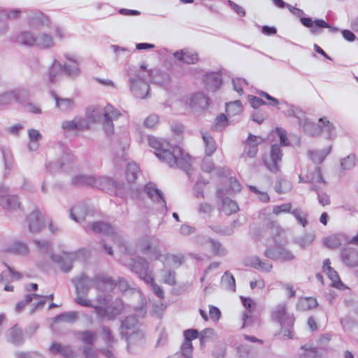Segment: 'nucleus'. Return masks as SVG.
<instances>
[{"label":"nucleus","mask_w":358,"mask_h":358,"mask_svg":"<svg viewBox=\"0 0 358 358\" xmlns=\"http://www.w3.org/2000/svg\"><path fill=\"white\" fill-rule=\"evenodd\" d=\"M148 141L149 145L155 150L154 152L157 157L169 166H176L181 169L189 167L191 157L179 146L171 145L169 141L153 136H149Z\"/></svg>","instance_id":"nucleus-1"},{"label":"nucleus","mask_w":358,"mask_h":358,"mask_svg":"<svg viewBox=\"0 0 358 358\" xmlns=\"http://www.w3.org/2000/svg\"><path fill=\"white\" fill-rule=\"evenodd\" d=\"M87 114L89 118L91 119L92 122H96L101 117H103L106 126L108 127L106 128V130L109 134H112L113 132V125L112 121L118 118V117L120 115V113L111 105H107L103 111L99 107L93 106L89 109Z\"/></svg>","instance_id":"nucleus-2"},{"label":"nucleus","mask_w":358,"mask_h":358,"mask_svg":"<svg viewBox=\"0 0 358 358\" xmlns=\"http://www.w3.org/2000/svg\"><path fill=\"white\" fill-rule=\"evenodd\" d=\"M283 153L280 148L277 145H273L270 152L262 157L264 165L271 173H276L280 171V162Z\"/></svg>","instance_id":"nucleus-3"},{"label":"nucleus","mask_w":358,"mask_h":358,"mask_svg":"<svg viewBox=\"0 0 358 358\" xmlns=\"http://www.w3.org/2000/svg\"><path fill=\"white\" fill-rule=\"evenodd\" d=\"M271 318L273 320L278 322L282 328H293L295 322L294 314H289L287 313L285 303H280L273 309L271 313Z\"/></svg>","instance_id":"nucleus-4"},{"label":"nucleus","mask_w":358,"mask_h":358,"mask_svg":"<svg viewBox=\"0 0 358 358\" xmlns=\"http://www.w3.org/2000/svg\"><path fill=\"white\" fill-rule=\"evenodd\" d=\"M64 38V32L62 29L56 27L52 31V36L42 33L36 39V46L41 49H48L55 45V41H62Z\"/></svg>","instance_id":"nucleus-5"},{"label":"nucleus","mask_w":358,"mask_h":358,"mask_svg":"<svg viewBox=\"0 0 358 358\" xmlns=\"http://www.w3.org/2000/svg\"><path fill=\"white\" fill-rule=\"evenodd\" d=\"M136 246L143 254L151 255V258L158 260L161 257V252L158 248L157 243L148 236H143L136 242Z\"/></svg>","instance_id":"nucleus-6"},{"label":"nucleus","mask_w":358,"mask_h":358,"mask_svg":"<svg viewBox=\"0 0 358 358\" xmlns=\"http://www.w3.org/2000/svg\"><path fill=\"white\" fill-rule=\"evenodd\" d=\"M308 129L311 136H317L320 135L324 131L331 132L334 129V127L327 117H321L319 119L317 124H310Z\"/></svg>","instance_id":"nucleus-7"},{"label":"nucleus","mask_w":358,"mask_h":358,"mask_svg":"<svg viewBox=\"0 0 358 358\" xmlns=\"http://www.w3.org/2000/svg\"><path fill=\"white\" fill-rule=\"evenodd\" d=\"M300 21L304 27L310 28V31L313 34H317L318 28H330L329 23L320 19L313 21L310 17H301Z\"/></svg>","instance_id":"nucleus-8"},{"label":"nucleus","mask_w":358,"mask_h":358,"mask_svg":"<svg viewBox=\"0 0 358 358\" xmlns=\"http://www.w3.org/2000/svg\"><path fill=\"white\" fill-rule=\"evenodd\" d=\"M264 139L259 136L249 134L245 144L248 147L247 155L249 157H255L258 152V145L262 143Z\"/></svg>","instance_id":"nucleus-9"},{"label":"nucleus","mask_w":358,"mask_h":358,"mask_svg":"<svg viewBox=\"0 0 358 358\" xmlns=\"http://www.w3.org/2000/svg\"><path fill=\"white\" fill-rule=\"evenodd\" d=\"M29 228L31 232H37L44 224V219L38 211L32 212L28 217Z\"/></svg>","instance_id":"nucleus-10"},{"label":"nucleus","mask_w":358,"mask_h":358,"mask_svg":"<svg viewBox=\"0 0 358 358\" xmlns=\"http://www.w3.org/2000/svg\"><path fill=\"white\" fill-rule=\"evenodd\" d=\"M173 55L179 61L188 64H196L199 59L196 52L187 50L176 51Z\"/></svg>","instance_id":"nucleus-11"},{"label":"nucleus","mask_w":358,"mask_h":358,"mask_svg":"<svg viewBox=\"0 0 358 358\" xmlns=\"http://www.w3.org/2000/svg\"><path fill=\"white\" fill-rule=\"evenodd\" d=\"M62 128L66 131H77L87 129L88 124L85 119L77 117L73 120L64 122Z\"/></svg>","instance_id":"nucleus-12"},{"label":"nucleus","mask_w":358,"mask_h":358,"mask_svg":"<svg viewBox=\"0 0 358 358\" xmlns=\"http://www.w3.org/2000/svg\"><path fill=\"white\" fill-rule=\"evenodd\" d=\"M147 262L143 259L133 260L132 264L130 265L131 269L133 271L139 274L140 275L145 274V276L143 278L145 280L148 281L150 280L151 282H153L154 279L147 273Z\"/></svg>","instance_id":"nucleus-13"},{"label":"nucleus","mask_w":358,"mask_h":358,"mask_svg":"<svg viewBox=\"0 0 358 358\" xmlns=\"http://www.w3.org/2000/svg\"><path fill=\"white\" fill-rule=\"evenodd\" d=\"M343 262L348 266L355 267L358 266V251L354 249H344L341 252Z\"/></svg>","instance_id":"nucleus-14"},{"label":"nucleus","mask_w":358,"mask_h":358,"mask_svg":"<svg viewBox=\"0 0 358 358\" xmlns=\"http://www.w3.org/2000/svg\"><path fill=\"white\" fill-rule=\"evenodd\" d=\"M251 266L261 272L268 273L273 268L272 264L268 260L262 259L259 257H255L251 260Z\"/></svg>","instance_id":"nucleus-15"},{"label":"nucleus","mask_w":358,"mask_h":358,"mask_svg":"<svg viewBox=\"0 0 358 358\" xmlns=\"http://www.w3.org/2000/svg\"><path fill=\"white\" fill-rule=\"evenodd\" d=\"M188 104L191 108H195L196 107H206L208 105V103L207 98L203 94L196 93L190 97Z\"/></svg>","instance_id":"nucleus-16"},{"label":"nucleus","mask_w":358,"mask_h":358,"mask_svg":"<svg viewBox=\"0 0 358 358\" xmlns=\"http://www.w3.org/2000/svg\"><path fill=\"white\" fill-rule=\"evenodd\" d=\"M124 308V305L121 299L116 300L114 304L108 306V313L107 317L110 320L115 319L117 315H120Z\"/></svg>","instance_id":"nucleus-17"},{"label":"nucleus","mask_w":358,"mask_h":358,"mask_svg":"<svg viewBox=\"0 0 358 358\" xmlns=\"http://www.w3.org/2000/svg\"><path fill=\"white\" fill-rule=\"evenodd\" d=\"M36 39L31 31L22 32L17 37V41L20 44L27 46L36 45Z\"/></svg>","instance_id":"nucleus-18"},{"label":"nucleus","mask_w":358,"mask_h":358,"mask_svg":"<svg viewBox=\"0 0 358 358\" xmlns=\"http://www.w3.org/2000/svg\"><path fill=\"white\" fill-rule=\"evenodd\" d=\"M1 206L6 210H14L20 207V203L15 196H8L0 201Z\"/></svg>","instance_id":"nucleus-19"},{"label":"nucleus","mask_w":358,"mask_h":358,"mask_svg":"<svg viewBox=\"0 0 358 358\" xmlns=\"http://www.w3.org/2000/svg\"><path fill=\"white\" fill-rule=\"evenodd\" d=\"M203 140L205 142L206 149L205 153L206 157H210L216 150V145L213 137L206 133L202 134Z\"/></svg>","instance_id":"nucleus-20"},{"label":"nucleus","mask_w":358,"mask_h":358,"mask_svg":"<svg viewBox=\"0 0 358 358\" xmlns=\"http://www.w3.org/2000/svg\"><path fill=\"white\" fill-rule=\"evenodd\" d=\"M301 349L303 352L300 355L299 358H321V355L316 347L306 344L301 346Z\"/></svg>","instance_id":"nucleus-21"},{"label":"nucleus","mask_w":358,"mask_h":358,"mask_svg":"<svg viewBox=\"0 0 358 358\" xmlns=\"http://www.w3.org/2000/svg\"><path fill=\"white\" fill-rule=\"evenodd\" d=\"M222 210L226 215H231L237 213L239 210V208L235 201L227 198L222 201Z\"/></svg>","instance_id":"nucleus-22"},{"label":"nucleus","mask_w":358,"mask_h":358,"mask_svg":"<svg viewBox=\"0 0 358 358\" xmlns=\"http://www.w3.org/2000/svg\"><path fill=\"white\" fill-rule=\"evenodd\" d=\"M90 229L96 233H103L106 234H111L113 231L112 227L105 222H94L90 226Z\"/></svg>","instance_id":"nucleus-23"},{"label":"nucleus","mask_w":358,"mask_h":358,"mask_svg":"<svg viewBox=\"0 0 358 358\" xmlns=\"http://www.w3.org/2000/svg\"><path fill=\"white\" fill-rule=\"evenodd\" d=\"M226 111L229 115H236L242 113L243 106L241 101L237 100L226 103Z\"/></svg>","instance_id":"nucleus-24"},{"label":"nucleus","mask_w":358,"mask_h":358,"mask_svg":"<svg viewBox=\"0 0 358 358\" xmlns=\"http://www.w3.org/2000/svg\"><path fill=\"white\" fill-rule=\"evenodd\" d=\"M139 172L138 166L134 163H129L126 169V178L128 182H134L138 176V173Z\"/></svg>","instance_id":"nucleus-25"},{"label":"nucleus","mask_w":358,"mask_h":358,"mask_svg":"<svg viewBox=\"0 0 358 358\" xmlns=\"http://www.w3.org/2000/svg\"><path fill=\"white\" fill-rule=\"evenodd\" d=\"M132 90L134 91L135 95L141 99L145 98L146 94H143L140 92V88L143 90L146 93L149 91V85L143 82L134 81L132 83Z\"/></svg>","instance_id":"nucleus-26"},{"label":"nucleus","mask_w":358,"mask_h":358,"mask_svg":"<svg viewBox=\"0 0 358 358\" xmlns=\"http://www.w3.org/2000/svg\"><path fill=\"white\" fill-rule=\"evenodd\" d=\"M324 244L329 248L336 249L341 246V242L338 235L333 234L324 239Z\"/></svg>","instance_id":"nucleus-27"},{"label":"nucleus","mask_w":358,"mask_h":358,"mask_svg":"<svg viewBox=\"0 0 358 358\" xmlns=\"http://www.w3.org/2000/svg\"><path fill=\"white\" fill-rule=\"evenodd\" d=\"M327 275L331 281V285L332 287H334L340 289H343L345 287V285L341 280L338 273L334 269L329 271L328 273H327Z\"/></svg>","instance_id":"nucleus-28"},{"label":"nucleus","mask_w":358,"mask_h":358,"mask_svg":"<svg viewBox=\"0 0 358 358\" xmlns=\"http://www.w3.org/2000/svg\"><path fill=\"white\" fill-rule=\"evenodd\" d=\"M8 251L17 255H25L28 253L29 248L23 243L16 242L8 250Z\"/></svg>","instance_id":"nucleus-29"},{"label":"nucleus","mask_w":358,"mask_h":358,"mask_svg":"<svg viewBox=\"0 0 358 358\" xmlns=\"http://www.w3.org/2000/svg\"><path fill=\"white\" fill-rule=\"evenodd\" d=\"M80 339L85 344H93L96 340V334L90 331H80L78 333Z\"/></svg>","instance_id":"nucleus-30"},{"label":"nucleus","mask_w":358,"mask_h":358,"mask_svg":"<svg viewBox=\"0 0 358 358\" xmlns=\"http://www.w3.org/2000/svg\"><path fill=\"white\" fill-rule=\"evenodd\" d=\"M10 339L13 343H19L22 341V331L17 326H13L10 330Z\"/></svg>","instance_id":"nucleus-31"},{"label":"nucleus","mask_w":358,"mask_h":358,"mask_svg":"<svg viewBox=\"0 0 358 358\" xmlns=\"http://www.w3.org/2000/svg\"><path fill=\"white\" fill-rule=\"evenodd\" d=\"M94 284L97 288H99L103 284H108L111 286L115 285L114 280L110 277L104 274L96 275L94 278Z\"/></svg>","instance_id":"nucleus-32"},{"label":"nucleus","mask_w":358,"mask_h":358,"mask_svg":"<svg viewBox=\"0 0 358 358\" xmlns=\"http://www.w3.org/2000/svg\"><path fill=\"white\" fill-rule=\"evenodd\" d=\"M193 349L192 343L183 341L180 347V354L184 358H192Z\"/></svg>","instance_id":"nucleus-33"},{"label":"nucleus","mask_w":358,"mask_h":358,"mask_svg":"<svg viewBox=\"0 0 358 358\" xmlns=\"http://www.w3.org/2000/svg\"><path fill=\"white\" fill-rule=\"evenodd\" d=\"M55 99L57 106L61 110H66L71 108L73 106V101L72 99H59L56 95H55Z\"/></svg>","instance_id":"nucleus-34"},{"label":"nucleus","mask_w":358,"mask_h":358,"mask_svg":"<svg viewBox=\"0 0 358 358\" xmlns=\"http://www.w3.org/2000/svg\"><path fill=\"white\" fill-rule=\"evenodd\" d=\"M145 191L148 196L151 199L162 200L163 202H164L163 194L158 189L154 187L152 185H148L145 187Z\"/></svg>","instance_id":"nucleus-35"},{"label":"nucleus","mask_w":358,"mask_h":358,"mask_svg":"<svg viewBox=\"0 0 358 358\" xmlns=\"http://www.w3.org/2000/svg\"><path fill=\"white\" fill-rule=\"evenodd\" d=\"M317 303L315 299L312 297H307L302 299L300 301V306L303 310H308L315 308Z\"/></svg>","instance_id":"nucleus-36"},{"label":"nucleus","mask_w":358,"mask_h":358,"mask_svg":"<svg viewBox=\"0 0 358 358\" xmlns=\"http://www.w3.org/2000/svg\"><path fill=\"white\" fill-rule=\"evenodd\" d=\"M292 205L291 203H283L279 206H275L273 208V213L278 216L281 213H291Z\"/></svg>","instance_id":"nucleus-37"},{"label":"nucleus","mask_w":358,"mask_h":358,"mask_svg":"<svg viewBox=\"0 0 358 358\" xmlns=\"http://www.w3.org/2000/svg\"><path fill=\"white\" fill-rule=\"evenodd\" d=\"M62 73V69L59 64H53L50 69L49 79L51 82H55L56 78H59Z\"/></svg>","instance_id":"nucleus-38"},{"label":"nucleus","mask_w":358,"mask_h":358,"mask_svg":"<svg viewBox=\"0 0 358 358\" xmlns=\"http://www.w3.org/2000/svg\"><path fill=\"white\" fill-rule=\"evenodd\" d=\"M165 259L173 266H179L184 262V258L182 256L171 254H167L165 256Z\"/></svg>","instance_id":"nucleus-39"},{"label":"nucleus","mask_w":358,"mask_h":358,"mask_svg":"<svg viewBox=\"0 0 358 358\" xmlns=\"http://www.w3.org/2000/svg\"><path fill=\"white\" fill-rule=\"evenodd\" d=\"M228 125V119L224 114H220L215 119L213 127L215 129L224 128Z\"/></svg>","instance_id":"nucleus-40"},{"label":"nucleus","mask_w":358,"mask_h":358,"mask_svg":"<svg viewBox=\"0 0 358 358\" xmlns=\"http://www.w3.org/2000/svg\"><path fill=\"white\" fill-rule=\"evenodd\" d=\"M210 250L215 256H221L225 254L224 250L222 248L221 244L213 240H210Z\"/></svg>","instance_id":"nucleus-41"},{"label":"nucleus","mask_w":358,"mask_h":358,"mask_svg":"<svg viewBox=\"0 0 358 358\" xmlns=\"http://www.w3.org/2000/svg\"><path fill=\"white\" fill-rule=\"evenodd\" d=\"M199 336L198 330L189 329L183 331L184 341L192 343V340L197 338Z\"/></svg>","instance_id":"nucleus-42"},{"label":"nucleus","mask_w":358,"mask_h":358,"mask_svg":"<svg viewBox=\"0 0 358 358\" xmlns=\"http://www.w3.org/2000/svg\"><path fill=\"white\" fill-rule=\"evenodd\" d=\"M214 335V331L212 329L207 328L201 332L199 340L201 345H204L205 343L212 338Z\"/></svg>","instance_id":"nucleus-43"},{"label":"nucleus","mask_w":358,"mask_h":358,"mask_svg":"<svg viewBox=\"0 0 358 358\" xmlns=\"http://www.w3.org/2000/svg\"><path fill=\"white\" fill-rule=\"evenodd\" d=\"M291 213L297 220L298 222L303 227H306L307 225L308 220L306 219V215L303 214V213L299 209H294V210L291 211Z\"/></svg>","instance_id":"nucleus-44"},{"label":"nucleus","mask_w":358,"mask_h":358,"mask_svg":"<svg viewBox=\"0 0 358 358\" xmlns=\"http://www.w3.org/2000/svg\"><path fill=\"white\" fill-rule=\"evenodd\" d=\"M201 169L207 173H210L214 169V164L209 157H204L201 165Z\"/></svg>","instance_id":"nucleus-45"},{"label":"nucleus","mask_w":358,"mask_h":358,"mask_svg":"<svg viewBox=\"0 0 358 358\" xmlns=\"http://www.w3.org/2000/svg\"><path fill=\"white\" fill-rule=\"evenodd\" d=\"M74 182L76 185H86L94 186L96 183V180L92 177H78L75 178Z\"/></svg>","instance_id":"nucleus-46"},{"label":"nucleus","mask_w":358,"mask_h":358,"mask_svg":"<svg viewBox=\"0 0 358 358\" xmlns=\"http://www.w3.org/2000/svg\"><path fill=\"white\" fill-rule=\"evenodd\" d=\"M221 316V312L218 308L214 306H209V317L214 322H217Z\"/></svg>","instance_id":"nucleus-47"},{"label":"nucleus","mask_w":358,"mask_h":358,"mask_svg":"<svg viewBox=\"0 0 358 358\" xmlns=\"http://www.w3.org/2000/svg\"><path fill=\"white\" fill-rule=\"evenodd\" d=\"M206 80L207 83H209L210 81H214L215 85L216 86V89L221 84V78L220 75L217 73H208L206 76Z\"/></svg>","instance_id":"nucleus-48"},{"label":"nucleus","mask_w":358,"mask_h":358,"mask_svg":"<svg viewBox=\"0 0 358 358\" xmlns=\"http://www.w3.org/2000/svg\"><path fill=\"white\" fill-rule=\"evenodd\" d=\"M159 118L157 115H151L145 118L144 124L146 127L152 129L157 124Z\"/></svg>","instance_id":"nucleus-49"},{"label":"nucleus","mask_w":358,"mask_h":358,"mask_svg":"<svg viewBox=\"0 0 358 358\" xmlns=\"http://www.w3.org/2000/svg\"><path fill=\"white\" fill-rule=\"evenodd\" d=\"M101 337L107 344H110L114 342V338L112 335V333L110 330L107 327H103L102 329Z\"/></svg>","instance_id":"nucleus-50"},{"label":"nucleus","mask_w":358,"mask_h":358,"mask_svg":"<svg viewBox=\"0 0 358 358\" xmlns=\"http://www.w3.org/2000/svg\"><path fill=\"white\" fill-rule=\"evenodd\" d=\"M245 85H246V82L243 79L237 78L233 80L234 89L239 94H242L243 93V86Z\"/></svg>","instance_id":"nucleus-51"},{"label":"nucleus","mask_w":358,"mask_h":358,"mask_svg":"<svg viewBox=\"0 0 358 358\" xmlns=\"http://www.w3.org/2000/svg\"><path fill=\"white\" fill-rule=\"evenodd\" d=\"M250 189L257 194L258 196H259V200H261L262 201L264 202V203H268L270 201V197L268 195V194L266 192H260L259 191L257 187H254V186H250L249 187Z\"/></svg>","instance_id":"nucleus-52"},{"label":"nucleus","mask_w":358,"mask_h":358,"mask_svg":"<svg viewBox=\"0 0 358 358\" xmlns=\"http://www.w3.org/2000/svg\"><path fill=\"white\" fill-rule=\"evenodd\" d=\"M248 101L254 108H258L265 104V102L262 99L252 95L248 96Z\"/></svg>","instance_id":"nucleus-53"},{"label":"nucleus","mask_w":358,"mask_h":358,"mask_svg":"<svg viewBox=\"0 0 358 358\" xmlns=\"http://www.w3.org/2000/svg\"><path fill=\"white\" fill-rule=\"evenodd\" d=\"M278 136L280 138V143L282 145L287 146L289 145V140L287 138L286 131L281 128H276L275 129Z\"/></svg>","instance_id":"nucleus-54"},{"label":"nucleus","mask_w":358,"mask_h":358,"mask_svg":"<svg viewBox=\"0 0 358 358\" xmlns=\"http://www.w3.org/2000/svg\"><path fill=\"white\" fill-rule=\"evenodd\" d=\"M310 182H324V180L322 177V170L320 167H317L313 173L310 179Z\"/></svg>","instance_id":"nucleus-55"},{"label":"nucleus","mask_w":358,"mask_h":358,"mask_svg":"<svg viewBox=\"0 0 358 358\" xmlns=\"http://www.w3.org/2000/svg\"><path fill=\"white\" fill-rule=\"evenodd\" d=\"M294 258L293 254L287 250H282L279 252L278 259L280 261H289Z\"/></svg>","instance_id":"nucleus-56"},{"label":"nucleus","mask_w":358,"mask_h":358,"mask_svg":"<svg viewBox=\"0 0 358 358\" xmlns=\"http://www.w3.org/2000/svg\"><path fill=\"white\" fill-rule=\"evenodd\" d=\"M60 355L64 358H74V352L69 345H63Z\"/></svg>","instance_id":"nucleus-57"},{"label":"nucleus","mask_w":358,"mask_h":358,"mask_svg":"<svg viewBox=\"0 0 358 358\" xmlns=\"http://www.w3.org/2000/svg\"><path fill=\"white\" fill-rule=\"evenodd\" d=\"M241 299L242 301V303L245 308L248 310H252L255 308V303L254 301L250 298H246L244 296H241Z\"/></svg>","instance_id":"nucleus-58"},{"label":"nucleus","mask_w":358,"mask_h":358,"mask_svg":"<svg viewBox=\"0 0 358 358\" xmlns=\"http://www.w3.org/2000/svg\"><path fill=\"white\" fill-rule=\"evenodd\" d=\"M87 285H88V279L85 275H80L76 280V287L77 289L84 287H87Z\"/></svg>","instance_id":"nucleus-59"},{"label":"nucleus","mask_w":358,"mask_h":358,"mask_svg":"<svg viewBox=\"0 0 358 358\" xmlns=\"http://www.w3.org/2000/svg\"><path fill=\"white\" fill-rule=\"evenodd\" d=\"M83 354L85 358H98L97 354L92 347H85Z\"/></svg>","instance_id":"nucleus-60"},{"label":"nucleus","mask_w":358,"mask_h":358,"mask_svg":"<svg viewBox=\"0 0 358 358\" xmlns=\"http://www.w3.org/2000/svg\"><path fill=\"white\" fill-rule=\"evenodd\" d=\"M283 288L286 292V296L287 298H293L296 295V291L294 288V286L290 284H285L283 285Z\"/></svg>","instance_id":"nucleus-61"},{"label":"nucleus","mask_w":358,"mask_h":358,"mask_svg":"<svg viewBox=\"0 0 358 358\" xmlns=\"http://www.w3.org/2000/svg\"><path fill=\"white\" fill-rule=\"evenodd\" d=\"M28 135L31 141H36L41 138L40 132L34 129L28 131Z\"/></svg>","instance_id":"nucleus-62"},{"label":"nucleus","mask_w":358,"mask_h":358,"mask_svg":"<svg viewBox=\"0 0 358 358\" xmlns=\"http://www.w3.org/2000/svg\"><path fill=\"white\" fill-rule=\"evenodd\" d=\"M76 302L83 306H92L90 300L87 299L85 296L78 295L76 298Z\"/></svg>","instance_id":"nucleus-63"},{"label":"nucleus","mask_w":358,"mask_h":358,"mask_svg":"<svg viewBox=\"0 0 358 358\" xmlns=\"http://www.w3.org/2000/svg\"><path fill=\"white\" fill-rule=\"evenodd\" d=\"M252 310H248L245 311L243 315V326L242 327H245L248 324H250L252 321V316H251Z\"/></svg>","instance_id":"nucleus-64"}]
</instances>
